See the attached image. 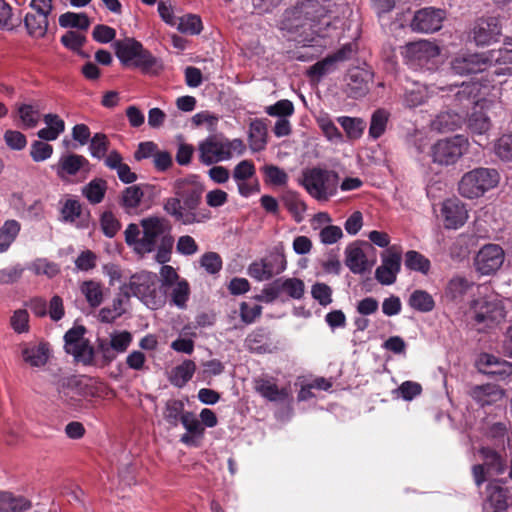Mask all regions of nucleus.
Listing matches in <instances>:
<instances>
[{
	"label": "nucleus",
	"instance_id": "obj_1",
	"mask_svg": "<svg viewBox=\"0 0 512 512\" xmlns=\"http://www.w3.org/2000/svg\"><path fill=\"white\" fill-rule=\"evenodd\" d=\"M203 185L195 179H178L174 182V197L166 198L163 210L182 225L204 223L211 219V212L200 208Z\"/></svg>",
	"mask_w": 512,
	"mask_h": 512
},
{
	"label": "nucleus",
	"instance_id": "obj_31",
	"mask_svg": "<svg viewBox=\"0 0 512 512\" xmlns=\"http://www.w3.org/2000/svg\"><path fill=\"white\" fill-rule=\"evenodd\" d=\"M508 505L507 491L500 486L489 484L488 497L485 503L487 512H502L507 509Z\"/></svg>",
	"mask_w": 512,
	"mask_h": 512
},
{
	"label": "nucleus",
	"instance_id": "obj_56",
	"mask_svg": "<svg viewBox=\"0 0 512 512\" xmlns=\"http://www.w3.org/2000/svg\"><path fill=\"white\" fill-rule=\"evenodd\" d=\"M338 123L345 130L347 136L352 139L359 138L364 130V121L359 118L341 116L337 118Z\"/></svg>",
	"mask_w": 512,
	"mask_h": 512
},
{
	"label": "nucleus",
	"instance_id": "obj_10",
	"mask_svg": "<svg viewBox=\"0 0 512 512\" xmlns=\"http://www.w3.org/2000/svg\"><path fill=\"white\" fill-rule=\"evenodd\" d=\"M470 313L475 323L484 327H490L505 318L503 303L495 296L474 300Z\"/></svg>",
	"mask_w": 512,
	"mask_h": 512
},
{
	"label": "nucleus",
	"instance_id": "obj_4",
	"mask_svg": "<svg viewBox=\"0 0 512 512\" xmlns=\"http://www.w3.org/2000/svg\"><path fill=\"white\" fill-rule=\"evenodd\" d=\"M329 12L328 7L321 4L319 0L302 1L297 7L295 14L297 19L304 17V22L302 24H294L292 27L296 30L302 28L303 32L309 29L318 38H325L333 25Z\"/></svg>",
	"mask_w": 512,
	"mask_h": 512
},
{
	"label": "nucleus",
	"instance_id": "obj_30",
	"mask_svg": "<svg viewBox=\"0 0 512 512\" xmlns=\"http://www.w3.org/2000/svg\"><path fill=\"white\" fill-rule=\"evenodd\" d=\"M469 395L480 406L484 407L501 400L503 397V391L493 384L476 385L470 389Z\"/></svg>",
	"mask_w": 512,
	"mask_h": 512
},
{
	"label": "nucleus",
	"instance_id": "obj_40",
	"mask_svg": "<svg viewBox=\"0 0 512 512\" xmlns=\"http://www.w3.org/2000/svg\"><path fill=\"white\" fill-rule=\"evenodd\" d=\"M282 201L287 210L292 214L296 222L304 219V213L307 209L305 202L300 195L294 191H287L282 197Z\"/></svg>",
	"mask_w": 512,
	"mask_h": 512
},
{
	"label": "nucleus",
	"instance_id": "obj_49",
	"mask_svg": "<svg viewBox=\"0 0 512 512\" xmlns=\"http://www.w3.org/2000/svg\"><path fill=\"white\" fill-rule=\"evenodd\" d=\"M59 25L62 28H77L86 31L90 26V20L85 13L66 12L60 15Z\"/></svg>",
	"mask_w": 512,
	"mask_h": 512
},
{
	"label": "nucleus",
	"instance_id": "obj_27",
	"mask_svg": "<svg viewBox=\"0 0 512 512\" xmlns=\"http://www.w3.org/2000/svg\"><path fill=\"white\" fill-rule=\"evenodd\" d=\"M403 53L408 60L418 62L420 64L437 56L439 54V49L431 42L423 40L408 43L405 46Z\"/></svg>",
	"mask_w": 512,
	"mask_h": 512
},
{
	"label": "nucleus",
	"instance_id": "obj_53",
	"mask_svg": "<svg viewBox=\"0 0 512 512\" xmlns=\"http://www.w3.org/2000/svg\"><path fill=\"white\" fill-rule=\"evenodd\" d=\"M389 112L385 109H377L371 116L369 136L373 139L380 138L387 127Z\"/></svg>",
	"mask_w": 512,
	"mask_h": 512
},
{
	"label": "nucleus",
	"instance_id": "obj_12",
	"mask_svg": "<svg viewBox=\"0 0 512 512\" xmlns=\"http://www.w3.org/2000/svg\"><path fill=\"white\" fill-rule=\"evenodd\" d=\"M479 452L483 463L472 467L474 482L478 487H480L489 476L500 475L506 468L505 460L493 449L483 447Z\"/></svg>",
	"mask_w": 512,
	"mask_h": 512
},
{
	"label": "nucleus",
	"instance_id": "obj_37",
	"mask_svg": "<svg viewBox=\"0 0 512 512\" xmlns=\"http://www.w3.org/2000/svg\"><path fill=\"white\" fill-rule=\"evenodd\" d=\"M23 360L33 367H41L46 364L49 358V349L47 344L27 346L22 350Z\"/></svg>",
	"mask_w": 512,
	"mask_h": 512
},
{
	"label": "nucleus",
	"instance_id": "obj_44",
	"mask_svg": "<svg viewBox=\"0 0 512 512\" xmlns=\"http://www.w3.org/2000/svg\"><path fill=\"white\" fill-rule=\"evenodd\" d=\"M107 182L102 178H95L82 188V194L91 204L100 203L105 196Z\"/></svg>",
	"mask_w": 512,
	"mask_h": 512
},
{
	"label": "nucleus",
	"instance_id": "obj_3",
	"mask_svg": "<svg viewBox=\"0 0 512 512\" xmlns=\"http://www.w3.org/2000/svg\"><path fill=\"white\" fill-rule=\"evenodd\" d=\"M113 47L117 58L124 66L138 68L149 74H158L163 68L161 61L134 38L116 40Z\"/></svg>",
	"mask_w": 512,
	"mask_h": 512
},
{
	"label": "nucleus",
	"instance_id": "obj_50",
	"mask_svg": "<svg viewBox=\"0 0 512 512\" xmlns=\"http://www.w3.org/2000/svg\"><path fill=\"white\" fill-rule=\"evenodd\" d=\"M261 261L268 272V276L271 278L275 275L281 274L287 268L285 255L279 251L270 253L267 257L261 259Z\"/></svg>",
	"mask_w": 512,
	"mask_h": 512
},
{
	"label": "nucleus",
	"instance_id": "obj_35",
	"mask_svg": "<svg viewBox=\"0 0 512 512\" xmlns=\"http://www.w3.org/2000/svg\"><path fill=\"white\" fill-rule=\"evenodd\" d=\"M480 361L489 368L483 370L488 375L497 376L503 380L512 374V364L507 361H499L493 355L484 354L481 356Z\"/></svg>",
	"mask_w": 512,
	"mask_h": 512
},
{
	"label": "nucleus",
	"instance_id": "obj_59",
	"mask_svg": "<svg viewBox=\"0 0 512 512\" xmlns=\"http://www.w3.org/2000/svg\"><path fill=\"white\" fill-rule=\"evenodd\" d=\"M6 506L7 512H24L32 507V503L22 495L6 492Z\"/></svg>",
	"mask_w": 512,
	"mask_h": 512
},
{
	"label": "nucleus",
	"instance_id": "obj_11",
	"mask_svg": "<svg viewBox=\"0 0 512 512\" xmlns=\"http://www.w3.org/2000/svg\"><path fill=\"white\" fill-rule=\"evenodd\" d=\"M86 329L76 326L69 329L64 335L65 351L72 355L77 362L84 365H92L94 362V349L89 341L84 338Z\"/></svg>",
	"mask_w": 512,
	"mask_h": 512
},
{
	"label": "nucleus",
	"instance_id": "obj_52",
	"mask_svg": "<svg viewBox=\"0 0 512 512\" xmlns=\"http://www.w3.org/2000/svg\"><path fill=\"white\" fill-rule=\"evenodd\" d=\"M268 335L265 329L259 328L251 332L245 339V346L251 352L265 353L268 351Z\"/></svg>",
	"mask_w": 512,
	"mask_h": 512
},
{
	"label": "nucleus",
	"instance_id": "obj_7",
	"mask_svg": "<svg viewBox=\"0 0 512 512\" xmlns=\"http://www.w3.org/2000/svg\"><path fill=\"white\" fill-rule=\"evenodd\" d=\"M499 181L500 175L496 169L475 168L462 176L458 190L463 197L475 199L495 188Z\"/></svg>",
	"mask_w": 512,
	"mask_h": 512
},
{
	"label": "nucleus",
	"instance_id": "obj_54",
	"mask_svg": "<svg viewBox=\"0 0 512 512\" xmlns=\"http://www.w3.org/2000/svg\"><path fill=\"white\" fill-rule=\"evenodd\" d=\"M316 122L329 141L335 143L342 141V134L340 130L327 113L320 114L316 118Z\"/></svg>",
	"mask_w": 512,
	"mask_h": 512
},
{
	"label": "nucleus",
	"instance_id": "obj_42",
	"mask_svg": "<svg viewBox=\"0 0 512 512\" xmlns=\"http://www.w3.org/2000/svg\"><path fill=\"white\" fill-rule=\"evenodd\" d=\"M80 291L92 308L99 307L104 300L102 285L96 281H84L80 286Z\"/></svg>",
	"mask_w": 512,
	"mask_h": 512
},
{
	"label": "nucleus",
	"instance_id": "obj_36",
	"mask_svg": "<svg viewBox=\"0 0 512 512\" xmlns=\"http://www.w3.org/2000/svg\"><path fill=\"white\" fill-rule=\"evenodd\" d=\"M195 370V363L192 360L187 359L172 369L169 381L173 386L182 388L191 380Z\"/></svg>",
	"mask_w": 512,
	"mask_h": 512
},
{
	"label": "nucleus",
	"instance_id": "obj_29",
	"mask_svg": "<svg viewBox=\"0 0 512 512\" xmlns=\"http://www.w3.org/2000/svg\"><path fill=\"white\" fill-rule=\"evenodd\" d=\"M345 58V51L341 49L310 66L307 70V75L312 79L320 80L322 77L335 71L337 63Z\"/></svg>",
	"mask_w": 512,
	"mask_h": 512
},
{
	"label": "nucleus",
	"instance_id": "obj_33",
	"mask_svg": "<svg viewBox=\"0 0 512 512\" xmlns=\"http://www.w3.org/2000/svg\"><path fill=\"white\" fill-rule=\"evenodd\" d=\"M463 123V116L454 111H444L439 113L432 121L431 126L434 130L441 133L454 131Z\"/></svg>",
	"mask_w": 512,
	"mask_h": 512
},
{
	"label": "nucleus",
	"instance_id": "obj_61",
	"mask_svg": "<svg viewBox=\"0 0 512 512\" xmlns=\"http://www.w3.org/2000/svg\"><path fill=\"white\" fill-rule=\"evenodd\" d=\"M82 207L78 200L67 199L61 208V220L63 222H74L81 214Z\"/></svg>",
	"mask_w": 512,
	"mask_h": 512
},
{
	"label": "nucleus",
	"instance_id": "obj_46",
	"mask_svg": "<svg viewBox=\"0 0 512 512\" xmlns=\"http://www.w3.org/2000/svg\"><path fill=\"white\" fill-rule=\"evenodd\" d=\"M184 403L178 399L168 400L163 411L164 420L172 427H176L182 421V417L187 411L184 409Z\"/></svg>",
	"mask_w": 512,
	"mask_h": 512
},
{
	"label": "nucleus",
	"instance_id": "obj_15",
	"mask_svg": "<svg viewBox=\"0 0 512 512\" xmlns=\"http://www.w3.org/2000/svg\"><path fill=\"white\" fill-rule=\"evenodd\" d=\"M445 18V10L425 7L415 12L410 27L415 32L433 33L441 29Z\"/></svg>",
	"mask_w": 512,
	"mask_h": 512
},
{
	"label": "nucleus",
	"instance_id": "obj_13",
	"mask_svg": "<svg viewBox=\"0 0 512 512\" xmlns=\"http://www.w3.org/2000/svg\"><path fill=\"white\" fill-rule=\"evenodd\" d=\"M499 103L491 99H479L467 115L466 126L473 135H485L492 127L489 113Z\"/></svg>",
	"mask_w": 512,
	"mask_h": 512
},
{
	"label": "nucleus",
	"instance_id": "obj_14",
	"mask_svg": "<svg viewBox=\"0 0 512 512\" xmlns=\"http://www.w3.org/2000/svg\"><path fill=\"white\" fill-rule=\"evenodd\" d=\"M199 160L204 165L227 161L231 153L226 151L224 137L218 135L208 136L198 145Z\"/></svg>",
	"mask_w": 512,
	"mask_h": 512
},
{
	"label": "nucleus",
	"instance_id": "obj_38",
	"mask_svg": "<svg viewBox=\"0 0 512 512\" xmlns=\"http://www.w3.org/2000/svg\"><path fill=\"white\" fill-rule=\"evenodd\" d=\"M278 285L281 297L283 295L290 299L300 300L305 293V284L299 278H278Z\"/></svg>",
	"mask_w": 512,
	"mask_h": 512
},
{
	"label": "nucleus",
	"instance_id": "obj_48",
	"mask_svg": "<svg viewBox=\"0 0 512 512\" xmlns=\"http://www.w3.org/2000/svg\"><path fill=\"white\" fill-rule=\"evenodd\" d=\"M405 266L409 270L427 275L431 268V262L423 254L410 250L405 253Z\"/></svg>",
	"mask_w": 512,
	"mask_h": 512
},
{
	"label": "nucleus",
	"instance_id": "obj_63",
	"mask_svg": "<svg viewBox=\"0 0 512 512\" xmlns=\"http://www.w3.org/2000/svg\"><path fill=\"white\" fill-rule=\"evenodd\" d=\"M18 114L27 128H33L38 124L40 114L39 111L31 105L22 104L18 107Z\"/></svg>",
	"mask_w": 512,
	"mask_h": 512
},
{
	"label": "nucleus",
	"instance_id": "obj_32",
	"mask_svg": "<svg viewBox=\"0 0 512 512\" xmlns=\"http://www.w3.org/2000/svg\"><path fill=\"white\" fill-rule=\"evenodd\" d=\"M474 288L475 284L472 281L465 277L455 276L448 282L446 296L453 301L460 302L465 296L470 295Z\"/></svg>",
	"mask_w": 512,
	"mask_h": 512
},
{
	"label": "nucleus",
	"instance_id": "obj_43",
	"mask_svg": "<svg viewBox=\"0 0 512 512\" xmlns=\"http://www.w3.org/2000/svg\"><path fill=\"white\" fill-rule=\"evenodd\" d=\"M24 24L29 35L41 38L44 37L47 33L48 17L27 13L24 18Z\"/></svg>",
	"mask_w": 512,
	"mask_h": 512
},
{
	"label": "nucleus",
	"instance_id": "obj_19",
	"mask_svg": "<svg viewBox=\"0 0 512 512\" xmlns=\"http://www.w3.org/2000/svg\"><path fill=\"white\" fill-rule=\"evenodd\" d=\"M89 171V161L83 155L74 153L62 155L56 165V173L61 179H66L79 173L87 174Z\"/></svg>",
	"mask_w": 512,
	"mask_h": 512
},
{
	"label": "nucleus",
	"instance_id": "obj_17",
	"mask_svg": "<svg viewBox=\"0 0 512 512\" xmlns=\"http://www.w3.org/2000/svg\"><path fill=\"white\" fill-rule=\"evenodd\" d=\"M503 261V249L497 244H488L483 246L477 253L475 267L481 275H490L502 266Z\"/></svg>",
	"mask_w": 512,
	"mask_h": 512
},
{
	"label": "nucleus",
	"instance_id": "obj_16",
	"mask_svg": "<svg viewBox=\"0 0 512 512\" xmlns=\"http://www.w3.org/2000/svg\"><path fill=\"white\" fill-rule=\"evenodd\" d=\"M502 25L495 16L477 19L472 28V35L478 46L490 45L497 42L501 36Z\"/></svg>",
	"mask_w": 512,
	"mask_h": 512
},
{
	"label": "nucleus",
	"instance_id": "obj_28",
	"mask_svg": "<svg viewBox=\"0 0 512 512\" xmlns=\"http://www.w3.org/2000/svg\"><path fill=\"white\" fill-rule=\"evenodd\" d=\"M371 73L367 70L355 68L349 71L347 86L349 95L353 98L364 96L369 91Z\"/></svg>",
	"mask_w": 512,
	"mask_h": 512
},
{
	"label": "nucleus",
	"instance_id": "obj_60",
	"mask_svg": "<svg viewBox=\"0 0 512 512\" xmlns=\"http://www.w3.org/2000/svg\"><path fill=\"white\" fill-rule=\"evenodd\" d=\"M10 326L17 334L29 331V314L25 309H17L10 318Z\"/></svg>",
	"mask_w": 512,
	"mask_h": 512
},
{
	"label": "nucleus",
	"instance_id": "obj_55",
	"mask_svg": "<svg viewBox=\"0 0 512 512\" xmlns=\"http://www.w3.org/2000/svg\"><path fill=\"white\" fill-rule=\"evenodd\" d=\"M110 141L104 133H96L89 141V153L97 159L102 160L109 152Z\"/></svg>",
	"mask_w": 512,
	"mask_h": 512
},
{
	"label": "nucleus",
	"instance_id": "obj_34",
	"mask_svg": "<svg viewBox=\"0 0 512 512\" xmlns=\"http://www.w3.org/2000/svg\"><path fill=\"white\" fill-rule=\"evenodd\" d=\"M249 145L253 152H259L266 147L267 144V126L260 120L255 119L249 126Z\"/></svg>",
	"mask_w": 512,
	"mask_h": 512
},
{
	"label": "nucleus",
	"instance_id": "obj_24",
	"mask_svg": "<svg viewBox=\"0 0 512 512\" xmlns=\"http://www.w3.org/2000/svg\"><path fill=\"white\" fill-rule=\"evenodd\" d=\"M345 264L354 274H364L373 266L358 243H352L345 249Z\"/></svg>",
	"mask_w": 512,
	"mask_h": 512
},
{
	"label": "nucleus",
	"instance_id": "obj_39",
	"mask_svg": "<svg viewBox=\"0 0 512 512\" xmlns=\"http://www.w3.org/2000/svg\"><path fill=\"white\" fill-rule=\"evenodd\" d=\"M168 290H170V304L179 309H185L190 296V286L187 280L181 279V281H177L173 286L168 287Z\"/></svg>",
	"mask_w": 512,
	"mask_h": 512
},
{
	"label": "nucleus",
	"instance_id": "obj_64",
	"mask_svg": "<svg viewBox=\"0 0 512 512\" xmlns=\"http://www.w3.org/2000/svg\"><path fill=\"white\" fill-rule=\"evenodd\" d=\"M422 392V387L419 383L413 381H404L395 391L398 397L405 401H411Z\"/></svg>",
	"mask_w": 512,
	"mask_h": 512
},
{
	"label": "nucleus",
	"instance_id": "obj_41",
	"mask_svg": "<svg viewBox=\"0 0 512 512\" xmlns=\"http://www.w3.org/2000/svg\"><path fill=\"white\" fill-rule=\"evenodd\" d=\"M408 304L412 309L422 313L430 312L435 307V301L432 295L421 289H417L411 293Z\"/></svg>",
	"mask_w": 512,
	"mask_h": 512
},
{
	"label": "nucleus",
	"instance_id": "obj_18",
	"mask_svg": "<svg viewBox=\"0 0 512 512\" xmlns=\"http://www.w3.org/2000/svg\"><path fill=\"white\" fill-rule=\"evenodd\" d=\"M401 268V254L389 249L382 255V264L375 271L376 280L382 285L395 283Z\"/></svg>",
	"mask_w": 512,
	"mask_h": 512
},
{
	"label": "nucleus",
	"instance_id": "obj_51",
	"mask_svg": "<svg viewBox=\"0 0 512 512\" xmlns=\"http://www.w3.org/2000/svg\"><path fill=\"white\" fill-rule=\"evenodd\" d=\"M174 27L179 32L189 35H198L203 29L201 18L195 14L178 17Z\"/></svg>",
	"mask_w": 512,
	"mask_h": 512
},
{
	"label": "nucleus",
	"instance_id": "obj_8",
	"mask_svg": "<svg viewBox=\"0 0 512 512\" xmlns=\"http://www.w3.org/2000/svg\"><path fill=\"white\" fill-rule=\"evenodd\" d=\"M53 383L59 399L76 411L84 407L83 399L95 395V388L77 376L58 377Z\"/></svg>",
	"mask_w": 512,
	"mask_h": 512
},
{
	"label": "nucleus",
	"instance_id": "obj_22",
	"mask_svg": "<svg viewBox=\"0 0 512 512\" xmlns=\"http://www.w3.org/2000/svg\"><path fill=\"white\" fill-rule=\"evenodd\" d=\"M181 423L187 432L180 437V442L188 447H200L204 438L205 428L194 413L186 412L182 417Z\"/></svg>",
	"mask_w": 512,
	"mask_h": 512
},
{
	"label": "nucleus",
	"instance_id": "obj_6",
	"mask_svg": "<svg viewBox=\"0 0 512 512\" xmlns=\"http://www.w3.org/2000/svg\"><path fill=\"white\" fill-rule=\"evenodd\" d=\"M124 289L149 309L157 310L165 304L163 294L158 291V277L155 273L141 271L132 275L124 284Z\"/></svg>",
	"mask_w": 512,
	"mask_h": 512
},
{
	"label": "nucleus",
	"instance_id": "obj_45",
	"mask_svg": "<svg viewBox=\"0 0 512 512\" xmlns=\"http://www.w3.org/2000/svg\"><path fill=\"white\" fill-rule=\"evenodd\" d=\"M20 232V223L7 220L0 227V253L6 252Z\"/></svg>",
	"mask_w": 512,
	"mask_h": 512
},
{
	"label": "nucleus",
	"instance_id": "obj_5",
	"mask_svg": "<svg viewBox=\"0 0 512 512\" xmlns=\"http://www.w3.org/2000/svg\"><path fill=\"white\" fill-rule=\"evenodd\" d=\"M300 184L317 201H327L336 195L339 177L335 171L313 167L302 173Z\"/></svg>",
	"mask_w": 512,
	"mask_h": 512
},
{
	"label": "nucleus",
	"instance_id": "obj_23",
	"mask_svg": "<svg viewBox=\"0 0 512 512\" xmlns=\"http://www.w3.org/2000/svg\"><path fill=\"white\" fill-rule=\"evenodd\" d=\"M455 88L457 90L454 93V101L458 106H475L479 99H486L482 96L483 87L479 81L463 82L460 86L455 85Z\"/></svg>",
	"mask_w": 512,
	"mask_h": 512
},
{
	"label": "nucleus",
	"instance_id": "obj_25",
	"mask_svg": "<svg viewBox=\"0 0 512 512\" xmlns=\"http://www.w3.org/2000/svg\"><path fill=\"white\" fill-rule=\"evenodd\" d=\"M254 389L263 398L270 402H286L290 398V390L286 387L279 388L276 383L266 378L254 380Z\"/></svg>",
	"mask_w": 512,
	"mask_h": 512
},
{
	"label": "nucleus",
	"instance_id": "obj_20",
	"mask_svg": "<svg viewBox=\"0 0 512 512\" xmlns=\"http://www.w3.org/2000/svg\"><path fill=\"white\" fill-rule=\"evenodd\" d=\"M441 212L447 229H457L463 226L468 218L465 205L457 198L445 200Z\"/></svg>",
	"mask_w": 512,
	"mask_h": 512
},
{
	"label": "nucleus",
	"instance_id": "obj_26",
	"mask_svg": "<svg viewBox=\"0 0 512 512\" xmlns=\"http://www.w3.org/2000/svg\"><path fill=\"white\" fill-rule=\"evenodd\" d=\"M429 97V90L425 84L418 81L410 82L407 80L402 96V102L405 107L412 109L423 105L427 102Z\"/></svg>",
	"mask_w": 512,
	"mask_h": 512
},
{
	"label": "nucleus",
	"instance_id": "obj_2",
	"mask_svg": "<svg viewBox=\"0 0 512 512\" xmlns=\"http://www.w3.org/2000/svg\"><path fill=\"white\" fill-rule=\"evenodd\" d=\"M142 228L140 254H148L156 250V259L159 263L169 261L170 253L174 245L171 235L172 226L165 217L149 216L140 220Z\"/></svg>",
	"mask_w": 512,
	"mask_h": 512
},
{
	"label": "nucleus",
	"instance_id": "obj_21",
	"mask_svg": "<svg viewBox=\"0 0 512 512\" xmlns=\"http://www.w3.org/2000/svg\"><path fill=\"white\" fill-rule=\"evenodd\" d=\"M150 185H132L126 187L120 197V205L126 213L137 212L138 208L144 202L145 196L152 192Z\"/></svg>",
	"mask_w": 512,
	"mask_h": 512
},
{
	"label": "nucleus",
	"instance_id": "obj_9",
	"mask_svg": "<svg viewBox=\"0 0 512 512\" xmlns=\"http://www.w3.org/2000/svg\"><path fill=\"white\" fill-rule=\"evenodd\" d=\"M468 149V140L462 135L438 140L432 145L430 156L440 166L454 165Z\"/></svg>",
	"mask_w": 512,
	"mask_h": 512
},
{
	"label": "nucleus",
	"instance_id": "obj_58",
	"mask_svg": "<svg viewBox=\"0 0 512 512\" xmlns=\"http://www.w3.org/2000/svg\"><path fill=\"white\" fill-rule=\"evenodd\" d=\"M25 271L20 263L0 269V285H11L18 282Z\"/></svg>",
	"mask_w": 512,
	"mask_h": 512
},
{
	"label": "nucleus",
	"instance_id": "obj_62",
	"mask_svg": "<svg viewBox=\"0 0 512 512\" xmlns=\"http://www.w3.org/2000/svg\"><path fill=\"white\" fill-rule=\"evenodd\" d=\"M116 354L124 353L132 341V335L128 331L113 332L108 340Z\"/></svg>",
	"mask_w": 512,
	"mask_h": 512
},
{
	"label": "nucleus",
	"instance_id": "obj_57",
	"mask_svg": "<svg viewBox=\"0 0 512 512\" xmlns=\"http://www.w3.org/2000/svg\"><path fill=\"white\" fill-rule=\"evenodd\" d=\"M494 152L503 161H512V133L500 136L494 144Z\"/></svg>",
	"mask_w": 512,
	"mask_h": 512
},
{
	"label": "nucleus",
	"instance_id": "obj_47",
	"mask_svg": "<svg viewBox=\"0 0 512 512\" xmlns=\"http://www.w3.org/2000/svg\"><path fill=\"white\" fill-rule=\"evenodd\" d=\"M27 269L36 276L44 275L48 278H53L60 273L59 265L47 258L35 259L27 266Z\"/></svg>",
	"mask_w": 512,
	"mask_h": 512
}]
</instances>
